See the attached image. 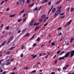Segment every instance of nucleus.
I'll return each instance as SVG.
<instances>
[{
	"instance_id": "nucleus-41",
	"label": "nucleus",
	"mask_w": 74,
	"mask_h": 74,
	"mask_svg": "<svg viewBox=\"0 0 74 74\" xmlns=\"http://www.w3.org/2000/svg\"><path fill=\"white\" fill-rule=\"evenodd\" d=\"M34 11L35 10H36V11H37L38 10V8H36L34 10Z\"/></svg>"
},
{
	"instance_id": "nucleus-46",
	"label": "nucleus",
	"mask_w": 74,
	"mask_h": 74,
	"mask_svg": "<svg viewBox=\"0 0 74 74\" xmlns=\"http://www.w3.org/2000/svg\"><path fill=\"white\" fill-rule=\"evenodd\" d=\"M66 1H68V2H70L71 1H72V0H66Z\"/></svg>"
},
{
	"instance_id": "nucleus-55",
	"label": "nucleus",
	"mask_w": 74,
	"mask_h": 74,
	"mask_svg": "<svg viewBox=\"0 0 74 74\" xmlns=\"http://www.w3.org/2000/svg\"><path fill=\"white\" fill-rule=\"evenodd\" d=\"M53 6H52V7H51L50 10H52V8H53Z\"/></svg>"
},
{
	"instance_id": "nucleus-51",
	"label": "nucleus",
	"mask_w": 74,
	"mask_h": 74,
	"mask_svg": "<svg viewBox=\"0 0 74 74\" xmlns=\"http://www.w3.org/2000/svg\"><path fill=\"white\" fill-rule=\"evenodd\" d=\"M10 10V9L8 8L6 9V11H8Z\"/></svg>"
},
{
	"instance_id": "nucleus-8",
	"label": "nucleus",
	"mask_w": 74,
	"mask_h": 74,
	"mask_svg": "<svg viewBox=\"0 0 74 74\" xmlns=\"http://www.w3.org/2000/svg\"><path fill=\"white\" fill-rule=\"evenodd\" d=\"M65 57H64V56L62 57H60L58 58V59L59 60H63V59H64V58Z\"/></svg>"
},
{
	"instance_id": "nucleus-28",
	"label": "nucleus",
	"mask_w": 74,
	"mask_h": 74,
	"mask_svg": "<svg viewBox=\"0 0 74 74\" xmlns=\"http://www.w3.org/2000/svg\"><path fill=\"white\" fill-rule=\"evenodd\" d=\"M36 70H34L31 72V73H36Z\"/></svg>"
},
{
	"instance_id": "nucleus-44",
	"label": "nucleus",
	"mask_w": 74,
	"mask_h": 74,
	"mask_svg": "<svg viewBox=\"0 0 74 74\" xmlns=\"http://www.w3.org/2000/svg\"><path fill=\"white\" fill-rule=\"evenodd\" d=\"M65 17L64 16H61L60 17V18H64Z\"/></svg>"
},
{
	"instance_id": "nucleus-19",
	"label": "nucleus",
	"mask_w": 74,
	"mask_h": 74,
	"mask_svg": "<svg viewBox=\"0 0 74 74\" xmlns=\"http://www.w3.org/2000/svg\"><path fill=\"white\" fill-rule=\"evenodd\" d=\"M31 1H30V0H27V4H29V3H30Z\"/></svg>"
},
{
	"instance_id": "nucleus-1",
	"label": "nucleus",
	"mask_w": 74,
	"mask_h": 74,
	"mask_svg": "<svg viewBox=\"0 0 74 74\" xmlns=\"http://www.w3.org/2000/svg\"><path fill=\"white\" fill-rule=\"evenodd\" d=\"M62 7V6H60L58 7L57 8L58 9V11H56L54 14V18H55L57 16H58L59 14L61 12H60V8H61Z\"/></svg>"
},
{
	"instance_id": "nucleus-61",
	"label": "nucleus",
	"mask_w": 74,
	"mask_h": 74,
	"mask_svg": "<svg viewBox=\"0 0 74 74\" xmlns=\"http://www.w3.org/2000/svg\"><path fill=\"white\" fill-rule=\"evenodd\" d=\"M24 70H26V69H28V67H26L25 68H24Z\"/></svg>"
},
{
	"instance_id": "nucleus-47",
	"label": "nucleus",
	"mask_w": 74,
	"mask_h": 74,
	"mask_svg": "<svg viewBox=\"0 0 74 74\" xmlns=\"http://www.w3.org/2000/svg\"><path fill=\"white\" fill-rule=\"evenodd\" d=\"M10 53V51H8L6 52V54H7V55H8V54H9Z\"/></svg>"
},
{
	"instance_id": "nucleus-57",
	"label": "nucleus",
	"mask_w": 74,
	"mask_h": 74,
	"mask_svg": "<svg viewBox=\"0 0 74 74\" xmlns=\"http://www.w3.org/2000/svg\"><path fill=\"white\" fill-rule=\"evenodd\" d=\"M6 73V72L5 71L2 73L1 74H5Z\"/></svg>"
},
{
	"instance_id": "nucleus-6",
	"label": "nucleus",
	"mask_w": 74,
	"mask_h": 74,
	"mask_svg": "<svg viewBox=\"0 0 74 74\" xmlns=\"http://www.w3.org/2000/svg\"><path fill=\"white\" fill-rule=\"evenodd\" d=\"M25 2V0H20V3L21 5H23Z\"/></svg>"
},
{
	"instance_id": "nucleus-38",
	"label": "nucleus",
	"mask_w": 74,
	"mask_h": 74,
	"mask_svg": "<svg viewBox=\"0 0 74 74\" xmlns=\"http://www.w3.org/2000/svg\"><path fill=\"white\" fill-rule=\"evenodd\" d=\"M44 2L45 3H47V2H48V0H45L44 1Z\"/></svg>"
},
{
	"instance_id": "nucleus-4",
	"label": "nucleus",
	"mask_w": 74,
	"mask_h": 74,
	"mask_svg": "<svg viewBox=\"0 0 74 74\" xmlns=\"http://www.w3.org/2000/svg\"><path fill=\"white\" fill-rule=\"evenodd\" d=\"M72 22V20H71L69 21L67 23V24L65 26H64L65 27H66L68 25H69L71 22Z\"/></svg>"
},
{
	"instance_id": "nucleus-26",
	"label": "nucleus",
	"mask_w": 74,
	"mask_h": 74,
	"mask_svg": "<svg viewBox=\"0 0 74 74\" xmlns=\"http://www.w3.org/2000/svg\"><path fill=\"white\" fill-rule=\"evenodd\" d=\"M74 8H72L71 9V12H73V11H74Z\"/></svg>"
},
{
	"instance_id": "nucleus-18",
	"label": "nucleus",
	"mask_w": 74,
	"mask_h": 74,
	"mask_svg": "<svg viewBox=\"0 0 74 74\" xmlns=\"http://www.w3.org/2000/svg\"><path fill=\"white\" fill-rule=\"evenodd\" d=\"M34 5V3H33L32 4H30L29 5L28 7H33Z\"/></svg>"
},
{
	"instance_id": "nucleus-39",
	"label": "nucleus",
	"mask_w": 74,
	"mask_h": 74,
	"mask_svg": "<svg viewBox=\"0 0 74 74\" xmlns=\"http://www.w3.org/2000/svg\"><path fill=\"white\" fill-rule=\"evenodd\" d=\"M47 25H48V23H46L44 25V26H47Z\"/></svg>"
},
{
	"instance_id": "nucleus-52",
	"label": "nucleus",
	"mask_w": 74,
	"mask_h": 74,
	"mask_svg": "<svg viewBox=\"0 0 74 74\" xmlns=\"http://www.w3.org/2000/svg\"><path fill=\"white\" fill-rule=\"evenodd\" d=\"M48 55H47L45 56V58L46 59L48 58Z\"/></svg>"
},
{
	"instance_id": "nucleus-30",
	"label": "nucleus",
	"mask_w": 74,
	"mask_h": 74,
	"mask_svg": "<svg viewBox=\"0 0 74 74\" xmlns=\"http://www.w3.org/2000/svg\"><path fill=\"white\" fill-rule=\"evenodd\" d=\"M11 64V62H8L7 64H6V66H8L9 64Z\"/></svg>"
},
{
	"instance_id": "nucleus-10",
	"label": "nucleus",
	"mask_w": 74,
	"mask_h": 74,
	"mask_svg": "<svg viewBox=\"0 0 74 74\" xmlns=\"http://www.w3.org/2000/svg\"><path fill=\"white\" fill-rule=\"evenodd\" d=\"M40 28V26H38V27H36L34 29L35 31H37L38 30V29H39Z\"/></svg>"
},
{
	"instance_id": "nucleus-42",
	"label": "nucleus",
	"mask_w": 74,
	"mask_h": 74,
	"mask_svg": "<svg viewBox=\"0 0 74 74\" xmlns=\"http://www.w3.org/2000/svg\"><path fill=\"white\" fill-rule=\"evenodd\" d=\"M21 49H24V45H23L21 47Z\"/></svg>"
},
{
	"instance_id": "nucleus-27",
	"label": "nucleus",
	"mask_w": 74,
	"mask_h": 74,
	"mask_svg": "<svg viewBox=\"0 0 74 74\" xmlns=\"http://www.w3.org/2000/svg\"><path fill=\"white\" fill-rule=\"evenodd\" d=\"M55 43L53 42H51V45L53 46V45H55Z\"/></svg>"
},
{
	"instance_id": "nucleus-34",
	"label": "nucleus",
	"mask_w": 74,
	"mask_h": 74,
	"mask_svg": "<svg viewBox=\"0 0 74 74\" xmlns=\"http://www.w3.org/2000/svg\"><path fill=\"white\" fill-rule=\"evenodd\" d=\"M26 20V18H25L24 19H23V22H25V21Z\"/></svg>"
},
{
	"instance_id": "nucleus-58",
	"label": "nucleus",
	"mask_w": 74,
	"mask_h": 74,
	"mask_svg": "<svg viewBox=\"0 0 74 74\" xmlns=\"http://www.w3.org/2000/svg\"><path fill=\"white\" fill-rule=\"evenodd\" d=\"M51 11V10H50L49 11L48 13V14H49V13H50V12Z\"/></svg>"
},
{
	"instance_id": "nucleus-15",
	"label": "nucleus",
	"mask_w": 74,
	"mask_h": 74,
	"mask_svg": "<svg viewBox=\"0 0 74 74\" xmlns=\"http://www.w3.org/2000/svg\"><path fill=\"white\" fill-rule=\"evenodd\" d=\"M6 43V41H5L4 42H3L1 45H0V46H4L5 45V44Z\"/></svg>"
},
{
	"instance_id": "nucleus-25",
	"label": "nucleus",
	"mask_w": 74,
	"mask_h": 74,
	"mask_svg": "<svg viewBox=\"0 0 74 74\" xmlns=\"http://www.w3.org/2000/svg\"><path fill=\"white\" fill-rule=\"evenodd\" d=\"M15 16V15H10L9 16V17L11 18H13V17H14Z\"/></svg>"
},
{
	"instance_id": "nucleus-36",
	"label": "nucleus",
	"mask_w": 74,
	"mask_h": 74,
	"mask_svg": "<svg viewBox=\"0 0 74 74\" xmlns=\"http://www.w3.org/2000/svg\"><path fill=\"white\" fill-rule=\"evenodd\" d=\"M42 20L41 19H39V22H42Z\"/></svg>"
},
{
	"instance_id": "nucleus-22",
	"label": "nucleus",
	"mask_w": 74,
	"mask_h": 74,
	"mask_svg": "<svg viewBox=\"0 0 74 74\" xmlns=\"http://www.w3.org/2000/svg\"><path fill=\"white\" fill-rule=\"evenodd\" d=\"M10 29V27L9 26H8L6 27V30H8Z\"/></svg>"
},
{
	"instance_id": "nucleus-17",
	"label": "nucleus",
	"mask_w": 74,
	"mask_h": 74,
	"mask_svg": "<svg viewBox=\"0 0 74 74\" xmlns=\"http://www.w3.org/2000/svg\"><path fill=\"white\" fill-rule=\"evenodd\" d=\"M33 22H34V20H33L31 22V23L30 24V25H31V26H32V25H33Z\"/></svg>"
},
{
	"instance_id": "nucleus-21",
	"label": "nucleus",
	"mask_w": 74,
	"mask_h": 74,
	"mask_svg": "<svg viewBox=\"0 0 74 74\" xmlns=\"http://www.w3.org/2000/svg\"><path fill=\"white\" fill-rule=\"evenodd\" d=\"M40 38L38 37V38L36 39V41L38 42L40 41Z\"/></svg>"
},
{
	"instance_id": "nucleus-24",
	"label": "nucleus",
	"mask_w": 74,
	"mask_h": 74,
	"mask_svg": "<svg viewBox=\"0 0 74 74\" xmlns=\"http://www.w3.org/2000/svg\"><path fill=\"white\" fill-rule=\"evenodd\" d=\"M26 28H25L22 31L23 33H24L25 32H26Z\"/></svg>"
},
{
	"instance_id": "nucleus-45",
	"label": "nucleus",
	"mask_w": 74,
	"mask_h": 74,
	"mask_svg": "<svg viewBox=\"0 0 74 74\" xmlns=\"http://www.w3.org/2000/svg\"><path fill=\"white\" fill-rule=\"evenodd\" d=\"M70 7H69L68 8V10H67L69 12V11H70Z\"/></svg>"
},
{
	"instance_id": "nucleus-62",
	"label": "nucleus",
	"mask_w": 74,
	"mask_h": 74,
	"mask_svg": "<svg viewBox=\"0 0 74 74\" xmlns=\"http://www.w3.org/2000/svg\"><path fill=\"white\" fill-rule=\"evenodd\" d=\"M56 55H55L53 58V59H55V58H56Z\"/></svg>"
},
{
	"instance_id": "nucleus-33",
	"label": "nucleus",
	"mask_w": 74,
	"mask_h": 74,
	"mask_svg": "<svg viewBox=\"0 0 74 74\" xmlns=\"http://www.w3.org/2000/svg\"><path fill=\"white\" fill-rule=\"evenodd\" d=\"M60 15H62V16H63V15H64V13H60Z\"/></svg>"
},
{
	"instance_id": "nucleus-59",
	"label": "nucleus",
	"mask_w": 74,
	"mask_h": 74,
	"mask_svg": "<svg viewBox=\"0 0 74 74\" xmlns=\"http://www.w3.org/2000/svg\"><path fill=\"white\" fill-rule=\"evenodd\" d=\"M23 17H25L26 16V14H24L23 16Z\"/></svg>"
},
{
	"instance_id": "nucleus-50",
	"label": "nucleus",
	"mask_w": 74,
	"mask_h": 74,
	"mask_svg": "<svg viewBox=\"0 0 74 74\" xmlns=\"http://www.w3.org/2000/svg\"><path fill=\"white\" fill-rule=\"evenodd\" d=\"M4 1H2V2L0 4L1 5L3 4L4 3Z\"/></svg>"
},
{
	"instance_id": "nucleus-49",
	"label": "nucleus",
	"mask_w": 74,
	"mask_h": 74,
	"mask_svg": "<svg viewBox=\"0 0 74 74\" xmlns=\"http://www.w3.org/2000/svg\"><path fill=\"white\" fill-rule=\"evenodd\" d=\"M57 61H58V60H55V61L54 62L55 64H56V63H57Z\"/></svg>"
},
{
	"instance_id": "nucleus-13",
	"label": "nucleus",
	"mask_w": 74,
	"mask_h": 74,
	"mask_svg": "<svg viewBox=\"0 0 74 74\" xmlns=\"http://www.w3.org/2000/svg\"><path fill=\"white\" fill-rule=\"evenodd\" d=\"M52 12H53V13H54V12H55V11H56V8H53L52 10Z\"/></svg>"
},
{
	"instance_id": "nucleus-53",
	"label": "nucleus",
	"mask_w": 74,
	"mask_h": 74,
	"mask_svg": "<svg viewBox=\"0 0 74 74\" xmlns=\"http://www.w3.org/2000/svg\"><path fill=\"white\" fill-rule=\"evenodd\" d=\"M59 2H60V1H58L56 2V4H58V3H59Z\"/></svg>"
},
{
	"instance_id": "nucleus-7",
	"label": "nucleus",
	"mask_w": 74,
	"mask_h": 74,
	"mask_svg": "<svg viewBox=\"0 0 74 74\" xmlns=\"http://www.w3.org/2000/svg\"><path fill=\"white\" fill-rule=\"evenodd\" d=\"M39 24H40V23H37V22H35L34 25V26H38V25H39Z\"/></svg>"
},
{
	"instance_id": "nucleus-32",
	"label": "nucleus",
	"mask_w": 74,
	"mask_h": 74,
	"mask_svg": "<svg viewBox=\"0 0 74 74\" xmlns=\"http://www.w3.org/2000/svg\"><path fill=\"white\" fill-rule=\"evenodd\" d=\"M18 22H20L21 21H22V19H18Z\"/></svg>"
},
{
	"instance_id": "nucleus-64",
	"label": "nucleus",
	"mask_w": 74,
	"mask_h": 74,
	"mask_svg": "<svg viewBox=\"0 0 74 74\" xmlns=\"http://www.w3.org/2000/svg\"><path fill=\"white\" fill-rule=\"evenodd\" d=\"M16 67H14L13 69V70H15V69H16Z\"/></svg>"
},
{
	"instance_id": "nucleus-29",
	"label": "nucleus",
	"mask_w": 74,
	"mask_h": 74,
	"mask_svg": "<svg viewBox=\"0 0 74 74\" xmlns=\"http://www.w3.org/2000/svg\"><path fill=\"white\" fill-rule=\"evenodd\" d=\"M15 46H14V47H11L10 49V50H12V49H13V48H15Z\"/></svg>"
},
{
	"instance_id": "nucleus-16",
	"label": "nucleus",
	"mask_w": 74,
	"mask_h": 74,
	"mask_svg": "<svg viewBox=\"0 0 74 74\" xmlns=\"http://www.w3.org/2000/svg\"><path fill=\"white\" fill-rule=\"evenodd\" d=\"M45 15H42L41 18L42 19H44L45 18Z\"/></svg>"
},
{
	"instance_id": "nucleus-56",
	"label": "nucleus",
	"mask_w": 74,
	"mask_h": 74,
	"mask_svg": "<svg viewBox=\"0 0 74 74\" xmlns=\"http://www.w3.org/2000/svg\"><path fill=\"white\" fill-rule=\"evenodd\" d=\"M63 70H66V69H67V68H65V67H64L63 68Z\"/></svg>"
},
{
	"instance_id": "nucleus-31",
	"label": "nucleus",
	"mask_w": 74,
	"mask_h": 74,
	"mask_svg": "<svg viewBox=\"0 0 74 74\" xmlns=\"http://www.w3.org/2000/svg\"><path fill=\"white\" fill-rule=\"evenodd\" d=\"M64 51H63L60 54V55H62V54L63 53H64Z\"/></svg>"
},
{
	"instance_id": "nucleus-20",
	"label": "nucleus",
	"mask_w": 74,
	"mask_h": 74,
	"mask_svg": "<svg viewBox=\"0 0 74 74\" xmlns=\"http://www.w3.org/2000/svg\"><path fill=\"white\" fill-rule=\"evenodd\" d=\"M20 56L21 58H23V54L22 53L21 54Z\"/></svg>"
},
{
	"instance_id": "nucleus-12",
	"label": "nucleus",
	"mask_w": 74,
	"mask_h": 74,
	"mask_svg": "<svg viewBox=\"0 0 74 74\" xmlns=\"http://www.w3.org/2000/svg\"><path fill=\"white\" fill-rule=\"evenodd\" d=\"M24 11H25V10H23L22 11H20V13L18 14V15H21L22 14H23V13L24 12Z\"/></svg>"
},
{
	"instance_id": "nucleus-23",
	"label": "nucleus",
	"mask_w": 74,
	"mask_h": 74,
	"mask_svg": "<svg viewBox=\"0 0 74 74\" xmlns=\"http://www.w3.org/2000/svg\"><path fill=\"white\" fill-rule=\"evenodd\" d=\"M62 30V27H59L57 29V30Z\"/></svg>"
},
{
	"instance_id": "nucleus-5",
	"label": "nucleus",
	"mask_w": 74,
	"mask_h": 74,
	"mask_svg": "<svg viewBox=\"0 0 74 74\" xmlns=\"http://www.w3.org/2000/svg\"><path fill=\"white\" fill-rule=\"evenodd\" d=\"M70 53V52H68L66 53L64 56V57L67 58V57H69V56Z\"/></svg>"
},
{
	"instance_id": "nucleus-54",
	"label": "nucleus",
	"mask_w": 74,
	"mask_h": 74,
	"mask_svg": "<svg viewBox=\"0 0 74 74\" xmlns=\"http://www.w3.org/2000/svg\"><path fill=\"white\" fill-rule=\"evenodd\" d=\"M55 74L56 73H55V72H52L51 73V74Z\"/></svg>"
},
{
	"instance_id": "nucleus-2",
	"label": "nucleus",
	"mask_w": 74,
	"mask_h": 74,
	"mask_svg": "<svg viewBox=\"0 0 74 74\" xmlns=\"http://www.w3.org/2000/svg\"><path fill=\"white\" fill-rule=\"evenodd\" d=\"M14 36H12L11 37L10 39L8 40V43H9V42H10L11 41H12L13 39H14Z\"/></svg>"
},
{
	"instance_id": "nucleus-48",
	"label": "nucleus",
	"mask_w": 74,
	"mask_h": 74,
	"mask_svg": "<svg viewBox=\"0 0 74 74\" xmlns=\"http://www.w3.org/2000/svg\"><path fill=\"white\" fill-rule=\"evenodd\" d=\"M4 26V24H2L1 25V28H2V27H3Z\"/></svg>"
},
{
	"instance_id": "nucleus-14",
	"label": "nucleus",
	"mask_w": 74,
	"mask_h": 74,
	"mask_svg": "<svg viewBox=\"0 0 74 74\" xmlns=\"http://www.w3.org/2000/svg\"><path fill=\"white\" fill-rule=\"evenodd\" d=\"M30 36V34L27 33L26 35H24V36L25 37H28V36Z\"/></svg>"
},
{
	"instance_id": "nucleus-11",
	"label": "nucleus",
	"mask_w": 74,
	"mask_h": 74,
	"mask_svg": "<svg viewBox=\"0 0 74 74\" xmlns=\"http://www.w3.org/2000/svg\"><path fill=\"white\" fill-rule=\"evenodd\" d=\"M31 56H32V58L33 59H35L36 58V56H37V55H31Z\"/></svg>"
},
{
	"instance_id": "nucleus-3",
	"label": "nucleus",
	"mask_w": 74,
	"mask_h": 74,
	"mask_svg": "<svg viewBox=\"0 0 74 74\" xmlns=\"http://www.w3.org/2000/svg\"><path fill=\"white\" fill-rule=\"evenodd\" d=\"M74 50H73L71 51V55H70L71 58H72V57L74 56Z\"/></svg>"
},
{
	"instance_id": "nucleus-40",
	"label": "nucleus",
	"mask_w": 74,
	"mask_h": 74,
	"mask_svg": "<svg viewBox=\"0 0 74 74\" xmlns=\"http://www.w3.org/2000/svg\"><path fill=\"white\" fill-rule=\"evenodd\" d=\"M51 1H50L48 3V5H51Z\"/></svg>"
},
{
	"instance_id": "nucleus-43",
	"label": "nucleus",
	"mask_w": 74,
	"mask_h": 74,
	"mask_svg": "<svg viewBox=\"0 0 74 74\" xmlns=\"http://www.w3.org/2000/svg\"><path fill=\"white\" fill-rule=\"evenodd\" d=\"M60 53V50H58V51L57 52V54H59Z\"/></svg>"
},
{
	"instance_id": "nucleus-60",
	"label": "nucleus",
	"mask_w": 74,
	"mask_h": 74,
	"mask_svg": "<svg viewBox=\"0 0 74 74\" xmlns=\"http://www.w3.org/2000/svg\"><path fill=\"white\" fill-rule=\"evenodd\" d=\"M74 39V38H71V40L73 41V40Z\"/></svg>"
},
{
	"instance_id": "nucleus-9",
	"label": "nucleus",
	"mask_w": 74,
	"mask_h": 74,
	"mask_svg": "<svg viewBox=\"0 0 74 74\" xmlns=\"http://www.w3.org/2000/svg\"><path fill=\"white\" fill-rule=\"evenodd\" d=\"M36 36V34H34L33 36L32 37L29 39V41H31V40H33V38L34 37V36Z\"/></svg>"
},
{
	"instance_id": "nucleus-37",
	"label": "nucleus",
	"mask_w": 74,
	"mask_h": 74,
	"mask_svg": "<svg viewBox=\"0 0 74 74\" xmlns=\"http://www.w3.org/2000/svg\"><path fill=\"white\" fill-rule=\"evenodd\" d=\"M36 45H37V44H36V43H34L33 44V46H34V47H36Z\"/></svg>"
},
{
	"instance_id": "nucleus-35",
	"label": "nucleus",
	"mask_w": 74,
	"mask_h": 74,
	"mask_svg": "<svg viewBox=\"0 0 74 74\" xmlns=\"http://www.w3.org/2000/svg\"><path fill=\"white\" fill-rule=\"evenodd\" d=\"M3 61V60H0V65H1V62Z\"/></svg>"
},
{
	"instance_id": "nucleus-63",
	"label": "nucleus",
	"mask_w": 74,
	"mask_h": 74,
	"mask_svg": "<svg viewBox=\"0 0 74 74\" xmlns=\"http://www.w3.org/2000/svg\"><path fill=\"white\" fill-rule=\"evenodd\" d=\"M14 58H13L12 60H11L10 62H12L13 61V60H14Z\"/></svg>"
}]
</instances>
